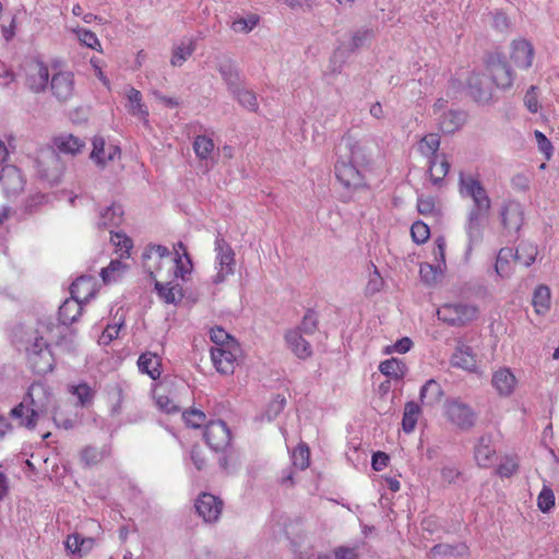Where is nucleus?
Masks as SVG:
<instances>
[{
	"instance_id": "1",
	"label": "nucleus",
	"mask_w": 559,
	"mask_h": 559,
	"mask_svg": "<svg viewBox=\"0 0 559 559\" xmlns=\"http://www.w3.org/2000/svg\"><path fill=\"white\" fill-rule=\"evenodd\" d=\"M340 157L335 164V175L341 185L348 190H357L366 186L361 167L367 163L366 155L358 144L347 141L341 144Z\"/></svg>"
},
{
	"instance_id": "2",
	"label": "nucleus",
	"mask_w": 559,
	"mask_h": 559,
	"mask_svg": "<svg viewBox=\"0 0 559 559\" xmlns=\"http://www.w3.org/2000/svg\"><path fill=\"white\" fill-rule=\"evenodd\" d=\"M53 396L48 386L41 382H34L27 392V397L13 407L10 415L20 420V425L34 428L39 413L48 412L52 406Z\"/></svg>"
},
{
	"instance_id": "3",
	"label": "nucleus",
	"mask_w": 559,
	"mask_h": 559,
	"mask_svg": "<svg viewBox=\"0 0 559 559\" xmlns=\"http://www.w3.org/2000/svg\"><path fill=\"white\" fill-rule=\"evenodd\" d=\"M457 189L463 200H471L467 213L490 214L491 199L476 175L460 173Z\"/></svg>"
},
{
	"instance_id": "4",
	"label": "nucleus",
	"mask_w": 559,
	"mask_h": 559,
	"mask_svg": "<svg viewBox=\"0 0 559 559\" xmlns=\"http://www.w3.org/2000/svg\"><path fill=\"white\" fill-rule=\"evenodd\" d=\"M142 259L144 269L154 281L158 278L168 280L171 277L170 272L174 261L167 247L150 245L145 248Z\"/></svg>"
},
{
	"instance_id": "5",
	"label": "nucleus",
	"mask_w": 559,
	"mask_h": 559,
	"mask_svg": "<svg viewBox=\"0 0 559 559\" xmlns=\"http://www.w3.org/2000/svg\"><path fill=\"white\" fill-rule=\"evenodd\" d=\"M214 269L212 283L215 285L224 283L227 277L234 274L236 265V254L231 246L219 234L214 241Z\"/></svg>"
},
{
	"instance_id": "6",
	"label": "nucleus",
	"mask_w": 559,
	"mask_h": 559,
	"mask_svg": "<svg viewBox=\"0 0 559 559\" xmlns=\"http://www.w3.org/2000/svg\"><path fill=\"white\" fill-rule=\"evenodd\" d=\"M49 87L52 96L58 102L66 103L74 96V73L67 69L60 60H53L51 62Z\"/></svg>"
},
{
	"instance_id": "7",
	"label": "nucleus",
	"mask_w": 559,
	"mask_h": 559,
	"mask_svg": "<svg viewBox=\"0 0 559 559\" xmlns=\"http://www.w3.org/2000/svg\"><path fill=\"white\" fill-rule=\"evenodd\" d=\"M437 316L449 325L462 326L477 318L478 309L465 302L445 304L438 309Z\"/></svg>"
},
{
	"instance_id": "8",
	"label": "nucleus",
	"mask_w": 559,
	"mask_h": 559,
	"mask_svg": "<svg viewBox=\"0 0 559 559\" xmlns=\"http://www.w3.org/2000/svg\"><path fill=\"white\" fill-rule=\"evenodd\" d=\"M27 361L34 372L46 374L53 369L55 359L47 341L43 336H36L27 347Z\"/></svg>"
},
{
	"instance_id": "9",
	"label": "nucleus",
	"mask_w": 559,
	"mask_h": 559,
	"mask_svg": "<svg viewBox=\"0 0 559 559\" xmlns=\"http://www.w3.org/2000/svg\"><path fill=\"white\" fill-rule=\"evenodd\" d=\"M38 176L50 185L58 183L64 171V163L52 148L41 150L36 158Z\"/></svg>"
},
{
	"instance_id": "10",
	"label": "nucleus",
	"mask_w": 559,
	"mask_h": 559,
	"mask_svg": "<svg viewBox=\"0 0 559 559\" xmlns=\"http://www.w3.org/2000/svg\"><path fill=\"white\" fill-rule=\"evenodd\" d=\"M241 353V347L238 342H227L226 344H222L221 347L211 348V359L217 372L231 374L235 371Z\"/></svg>"
},
{
	"instance_id": "11",
	"label": "nucleus",
	"mask_w": 559,
	"mask_h": 559,
	"mask_svg": "<svg viewBox=\"0 0 559 559\" xmlns=\"http://www.w3.org/2000/svg\"><path fill=\"white\" fill-rule=\"evenodd\" d=\"M433 255L435 263H424L419 270L421 280L428 285L437 283L445 269V240L443 237L436 239Z\"/></svg>"
},
{
	"instance_id": "12",
	"label": "nucleus",
	"mask_w": 559,
	"mask_h": 559,
	"mask_svg": "<svg viewBox=\"0 0 559 559\" xmlns=\"http://www.w3.org/2000/svg\"><path fill=\"white\" fill-rule=\"evenodd\" d=\"M51 78V66L41 60H33L26 67L25 85L33 93L45 92Z\"/></svg>"
},
{
	"instance_id": "13",
	"label": "nucleus",
	"mask_w": 559,
	"mask_h": 559,
	"mask_svg": "<svg viewBox=\"0 0 559 559\" xmlns=\"http://www.w3.org/2000/svg\"><path fill=\"white\" fill-rule=\"evenodd\" d=\"M488 217L489 214L466 213L464 223V230L467 238L466 257L483 241Z\"/></svg>"
},
{
	"instance_id": "14",
	"label": "nucleus",
	"mask_w": 559,
	"mask_h": 559,
	"mask_svg": "<svg viewBox=\"0 0 559 559\" xmlns=\"http://www.w3.org/2000/svg\"><path fill=\"white\" fill-rule=\"evenodd\" d=\"M92 145L93 148L90 157L98 167L104 168L110 162L120 158V147L114 143L106 142L100 135L93 138Z\"/></svg>"
},
{
	"instance_id": "15",
	"label": "nucleus",
	"mask_w": 559,
	"mask_h": 559,
	"mask_svg": "<svg viewBox=\"0 0 559 559\" xmlns=\"http://www.w3.org/2000/svg\"><path fill=\"white\" fill-rule=\"evenodd\" d=\"M445 414L449 420L462 430H468L475 425V413L465 403L453 400L448 402Z\"/></svg>"
},
{
	"instance_id": "16",
	"label": "nucleus",
	"mask_w": 559,
	"mask_h": 559,
	"mask_svg": "<svg viewBox=\"0 0 559 559\" xmlns=\"http://www.w3.org/2000/svg\"><path fill=\"white\" fill-rule=\"evenodd\" d=\"M204 438L213 451H224L230 443V430L223 420H214L205 426Z\"/></svg>"
},
{
	"instance_id": "17",
	"label": "nucleus",
	"mask_w": 559,
	"mask_h": 559,
	"mask_svg": "<svg viewBox=\"0 0 559 559\" xmlns=\"http://www.w3.org/2000/svg\"><path fill=\"white\" fill-rule=\"evenodd\" d=\"M491 82L499 88L512 85L513 75L509 64L500 57H490L486 68Z\"/></svg>"
},
{
	"instance_id": "18",
	"label": "nucleus",
	"mask_w": 559,
	"mask_h": 559,
	"mask_svg": "<svg viewBox=\"0 0 559 559\" xmlns=\"http://www.w3.org/2000/svg\"><path fill=\"white\" fill-rule=\"evenodd\" d=\"M24 178L14 165H4L0 170V186L7 198L17 195L24 188Z\"/></svg>"
},
{
	"instance_id": "19",
	"label": "nucleus",
	"mask_w": 559,
	"mask_h": 559,
	"mask_svg": "<svg viewBox=\"0 0 559 559\" xmlns=\"http://www.w3.org/2000/svg\"><path fill=\"white\" fill-rule=\"evenodd\" d=\"M195 509L204 522L215 523L222 514L223 502L218 497L204 492L197 499Z\"/></svg>"
},
{
	"instance_id": "20",
	"label": "nucleus",
	"mask_w": 559,
	"mask_h": 559,
	"mask_svg": "<svg viewBox=\"0 0 559 559\" xmlns=\"http://www.w3.org/2000/svg\"><path fill=\"white\" fill-rule=\"evenodd\" d=\"M535 50L531 41L524 38L511 43L510 59L519 69H530L533 64Z\"/></svg>"
},
{
	"instance_id": "21",
	"label": "nucleus",
	"mask_w": 559,
	"mask_h": 559,
	"mask_svg": "<svg viewBox=\"0 0 559 559\" xmlns=\"http://www.w3.org/2000/svg\"><path fill=\"white\" fill-rule=\"evenodd\" d=\"M522 205L515 201L506 202L500 211L501 224L508 233H516L523 224Z\"/></svg>"
},
{
	"instance_id": "22",
	"label": "nucleus",
	"mask_w": 559,
	"mask_h": 559,
	"mask_svg": "<svg viewBox=\"0 0 559 559\" xmlns=\"http://www.w3.org/2000/svg\"><path fill=\"white\" fill-rule=\"evenodd\" d=\"M474 460L477 466L488 468L496 460V449L492 437L488 433L480 436L474 445Z\"/></svg>"
},
{
	"instance_id": "23",
	"label": "nucleus",
	"mask_w": 559,
	"mask_h": 559,
	"mask_svg": "<svg viewBox=\"0 0 559 559\" xmlns=\"http://www.w3.org/2000/svg\"><path fill=\"white\" fill-rule=\"evenodd\" d=\"M491 384L500 396H510L518 384L516 377L511 369L501 367L492 373Z\"/></svg>"
},
{
	"instance_id": "24",
	"label": "nucleus",
	"mask_w": 559,
	"mask_h": 559,
	"mask_svg": "<svg viewBox=\"0 0 559 559\" xmlns=\"http://www.w3.org/2000/svg\"><path fill=\"white\" fill-rule=\"evenodd\" d=\"M451 365L468 372H476L477 360L472 347L466 344L457 345L451 356Z\"/></svg>"
},
{
	"instance_id": "25",
	"label": "nucleus",
	"mask_w": 559,
	"mask_h": 559,
	"mask_svg": "<svg viewBox=\"0 0 559 559\" xmlns=\"http://www.w3.org/2000/svg\"><path fill=\"white\" fill-rule=\"evenodd\" d=\"M128 112L143 122L145 127L150 126L148 109L142 102V94L134 87H129L126 92Z\"/></svg>"
},
{
	"instance_id": "26",
	"label": "nucleus",
	"mask_w": 559,
	"mask_h": 559,
	"mask_svg": "<svg viewBox=\"0 0 559 559\" xmlns=\"http://www.w3.org/2000/svg\"><path fill=\"white\" fill-rule=\"evenodd\" d=\"M71 297L84 304L94 297L96 293V282L93 276H81L71 285Z\"/></svg>"
},
{
	"instance_id": "27",
	"label": "nucleus",
	"mask_w": 559,
	"mask_h": 559,
	"mask_svg": "<svg viewBox=\"0 0 559 559\" xmlns=\"http://www.w3.org/2000/svg\"><path fill=\"white\" fill-rule=\"evenodd\" d=\"M175 281V278L155 281L158 296L167 304H177L182 298V288Z\"/></svg>"
},
{
	"instance_id": "28",
	"label": "nucleus",
	"mask_w": 559,
	"mask_h": 559,
	"mask_svg": "<svg viewBox=\"0 0 559 559\" xmlns=\"http://www.w3.org/2000/svg\"><path fill=\"white\" fill-rule=\"evenodd\" d=\"M286 343L292 352L299 358L305 359L311 356L312 349L310 343L305 338L299 330H290L285 335Z\"/></svg>"
},
{
	"instance_id": "29",
	"label": "nucleus",
	"mask_w": 559,
	"mask_h": 559,
	"mask_svg": "<svg viewBox=\"0 0 559 559\" xmlns=\"http://www.w3.org/2000/svg\"><path fill=\"white\" fill-rule=\"evenodd\" d=\"M123 211L121 205L111 204L107 206L99 213V217L97 221V227L99 229H108L114 230L115 227H118L122 222Z\"/></svg>"
},
{
	"instance_id": "30",
	"label": "nucleus",
	"mask_w": 559,
	"mask_h": 559,
	"mask_svg": "<svg viewBox=\"0 0 559 559\" xmlns=\"http://www.w3.org/2000/svg\"><path fill=\"white\" fill-rule=\"evenodd\" d=\"M217 70L227 85L229 92H237V86L241 84L239 71L236 63L228 58L219 61Z\"/></svg>"
},
{
	"instance_id": "31",
	"label": "nucleus",
	"mask_w": 559,
	"mask_h": 559,
	"mask_svg": "<svg viewBox=\"0 0 559 559\" xmlns=\"http://www.w3.org/2000/svg\"><path fill=\"white\" fill-rule=\"evenodd\" d=\"M431 556L433 559H468V548L465 544L436 545L431 549Z\"/></svg>"
},
{
	"instance_id": "32",
	"label": "nucleus",
	"mask_w": 559,
	"mask_h": 559,
	"mask_svg": "<svg viewBox=\"0 0 559 559\" xmlns=\"http://www.w3.org/2000/svg\"><path fill=\"white\" fill-rule=\"evenodd\" d=\"M82 306L83 304L70 297L59 307V321L63 330L78 320L82 312Z\"/></svg>"
},
{
	"instance_id": "33",
	"label": "nucleus",
	"mask_w": 559,
	"mask_h": 559,
	"mask_svg": "<svg viewBox=\"0 0 559 559\" xmlns=\"http://www.w3.org/2000/svg\"><path fill=\"white\" fill-rule=\"evenodd\" d=\"M138 368L141 373L156 380L160 377L159 357L151 352L143 353L138 359Z\"/></svg>"
},
{
	"instance_id": "34",
	"label": "nucleus",
	"mask_w": 559,
	"mask_h": 559,
	"mask_svg": "<svg viewBox=\"0 0 559 559\" xmlns=\"http://www.w3.org/2000/svg\"><path fill=\"white\" fill-rule=\"evenodd\" d=\"M195 45L192 38H185L173 47L170 63L181 67L194 52Z\"/></svg>"
},
{
	"instance_id": "35",
	"label": "nucleus",
	"mask_w": 559,
	"mask_h": 559,
	"mask_svg": "<svg viewBox=\"0 0 559 559\" xmlns=\"http://www.w3.org/2000/svg\"><path fill=\"white\" fill-rule=\"evenodd\" d=\"M466 115L460 110H449L442 114L439 119V127L443 133H454L465 122Z\"/></svg>"
},
{
	"instance_id": "36",
	"label": "nucleus",
	"mask_w": 559,
	"mask_h": 559,
	"mask_svg": "<svg viewBox=\"0 0 559 559\" xmlns=\"http://www.w3.org/2000/svg\"><path fill=\"white\" fill-rule=\"evenodd\" d=\"M64 545L71 554L85 555L93 549L95 540L92 537H83L79 533H73L68 536Z\"/></svg>"
},
{
	"instance_id": "37",
	"label": "nucleus",
	"mask_w": 559,
	"mask_h": 559,
	"mask_svg": "<svg viewBox=\"0 0 559 559\" xmlns=\"http://www.w3.org/2000/svg\"><path fill=\"white\" fill-rule=\"evenodd\" d=\"M450 170V164L444 155H435L429 159V174L435 186L441 185Z\"/></svg>"
},
{
	"instance_id": "38",
	"label": "nucleus",
	"mask_w": 559,
	"mask_h": 559,
	"mask_svg": "<svg viewBox=\"0 0 559 559\" xmlns=\"http://www.w3.org/2000/svg\"><path fill=\"white\" fill-rule=\"evenodd\" d=\"M443 395L442 388L435 379L428 380L420 389L419 399L424 405L433 406Z\"/></svg>"
},
{
	"instance_id": "39",
	"label": "nucleus",
	"mask_w": 559,
	"mask_h": 559,
	"mask_svg": "<svg viewBox=\"0 0 559 559\" xmlns=\"http://www.w3.org/2000/svg\"><path fill=\"white\" fill-rule=\"evenodd\" d=\"M174 264H171L170 278H181L182 281L187 280V276L192 272L193 265L192 260L189 253H185L182 258L177 250V257H173Z\"/></svg>"
},
{
	"instance_id": "40",
	"label": "nucleus",
	"mask_w": 559,
	"mask_h": 559,
	"mask_svg": "<svg viewBox=\"0 0 559 559\" xmlns=\"http://www.w3.org/2000/svg\"><path fill=\"white\" fill-rule=\"evenodd\" d=\"M550 289L546 285H539L533 294V307L538 314H544L550 309Z\"/></svg>"
},
{
	"instance_id": "41",
	"label": "nucleus",
	"mask_w": 559,
	"mask_h": 559,
	"mask_svg": "<svg viewBox=\"0 0 559 559\" xmlns=\"http://www.w3.org/2000/svg\"><path fill=\"white\" fill-rule=\"evenodd\" d=\"M55 144L59 151L67 154H76L85 145L84 141L72 134H63L55 140Z\"/></svg>"
},
{
	"instance_id": "42",
	"label": "nucleus",
	"mask_w": 559,
	"mask_h": 559,
	"mask_svg": "<svg viewBox=\"0 0 559 559\" xmlns=\"http://www.w3.org/2000/svg\"><path fill=\"white\" fill-rule=\"evenodd\" d=\"M419 415L420 406L416 402L411 401L405 404L402 428L406 433L415 430Z\"/></svg>"
},
{
	"instance_id": "43",
	"label": "nucleus",
	"mask_w": 559,
	"mask_h": 559,
	"mask_svg": "<svg viewBox=\"0 0 559 559\" xmlns=\"http://www.w3.org/2000/svg\"><path fill=\"white\" fill-rule=\"evenodd\" d=\"M379 370L381 373L390 378L402 379L406 374L407 368L402 360L391 358L382 361L379 366Z\"/></svg>"
},
{
	"instance_id": "44",
	"label": "nucleus",
	"mask_w": 559,
	"mask_h": 559,
	"mask_svg": "<svg viewBox=\"0 0 559 559\" xmlns=\"http://www.w3.org/2000/svg\"><path fill=\"white\" fill-rule=\"evenodd\" d=\"M471 93L477 102H487L491 97V91L487 83L478 74H473L468 79Z\"/></svg>"
},
{
	"instance_id": "45",
	"label": "nucleus",
	"mask_w": 559,
	"mask_h": 559,
	"mask_svg": "<svg viewBox=\"0 0 559 559\" xmlns=\"http://www.w3.org/2000/svg\"><path fill=\"white\" fill-rule=\"evenodd\" d=\"M373 37L374 33L372 28L360 27L352 33L348 49L350 51H355L359 48H362L369 44Z\"/></svg>"
},
{
	"instance_id": "46",
	"label": "nucleus",
	"mask_w": 559,
	"mask_h": 559,
	"mask_svg": "<svg viewBox=\"0 0 559 559\" xmlns=\"http://www.w3.org/2000/svg\"><path fill=\"white\" fill-rule=\"evenodd\" d=\"M259 21V15L250 13L247 16H238L234 19L230 24V28L238 34H248L258 25Z\"/></svg>"
},
{
	"instance_id": "47",
	"label": "nucleus",
	"mask_w": 559,
	"mask_h": 559,
	"mask_svg": "<svg viewBox=\"0 0 559 559\" xmlns=\"http://www.w3.org/2000/svg\"><path fill=\"white\" fill-rule=\"evenodd\" d=\"M128 265L121 260H112L107 267L102 269L100 276L104 283L116 282L127 271Z\"/></svg>"
},
{
	"instance_id": "48",
	"label": "nucleus",
	"mask_w": 559,
	"mask_h": 559,
	"mask_svg": "<svg viewBox=\"0 0 559 559\" xmlns=\"http://www.w3.org/2000/svg\"><path fill=\"white\" fill-rule=\"evenodd\" d=\"M538 254L537 247L531 242H522L519 245L515 259L525 266H530L536 260Z\"/></svg>"
},
{
	"instance_id": "49",
	"label": "nucleus",
	"mask_w": 559,
	"mask_h": 559,
	"mask_svg": "<svg viewBox=\"0 0 559 559\" xmlns=\"http://www.w3.org/2000/svg\"><path fill=\"white\" fill-rule=\"evenodd\" d=\"M234 97L237 98L238 103L250 111H255L258 109V100L257 96L252 91L246 90L245 87L237 86V92H230Z\"/></svg>"
},
{
	"instance_id": "50",
	"label": "nucleus",
	"mask_w": 559,
	"mask_h": 559,
	"mask_svg": "<svg viewBox=\"0 0 559 559\" xmlns=\"http://www.w3.org/2000/svg\"><path fill=\"white\" fill-rule=\"evenodd\" d=\"M108 455L109 449L107 447H103L100 449H96L94 447H86L81 453V459L85 463V465L92 466L99 463Z\"/></svg>"
},
{
	"instance_id": "51",
	"label": "nucleus",
	"mask_w": 559,
	"mask_h": 559,
	"mask_svg": "<svg viewBox=\"0 0 559 559\" xmlns=\"http://www.w3.org/2000/svg\"><path fill=\"white\" fill-rule=\"evenodd\" d=\"M73 33L76 35V38L82 45L91 49H94L98 52H103L102 45L95 33L83 27L74 28Z\"/></svg>"
},
{
	"instance_id": "52",
	"label": "nucleus",
	"mask_w": 559,
	"mask_h": 559,
	"mask_svg": "<svg viewBox=\"0 0 559 559\" xmlns=\"http://www.w3.org/2000/svg\"><path fill=\"white\" fill-rule=\"evenodd\" d=\"M439 146H440L439 135L436 133H429V134L425 135L418 143V151L423 155L431 158L435 155H437L436 153H437Z\"/></svg>"
},
{
	"instance_id": "53",
	"label": "nucleus",
	"mask_w": 559,
	"mask_h": 559,
	"mask_svg": "<svg viewBox=\"0 0 559 559\" xmlns=\"http://www.w3.org/2000/svg\"><path fill=\"white\" fill-rule=\"evenodd\" d=\"M193 150L199 158L206 159L214 150V142L211 138L198 135L193 142Z\"/></svg>"
},
{
	"instance_id": "54",
	"label": "nucleus",
	"mask_w": 559,
	"mask_h": 559,
	"mask_svg": "<svg viewBox=\"0 0 559 559\" xmlns=\"http://www.w3.org/2000/svg\"><path fill=\"white\" fill-rule=\"evenodd\" d=\"M513 255L510 248H502L498 252L495 270L500 277H506L510 273V258Z\"/></svg>"
},
{
	"instance_id": "55",
	"label": "nucleus",
	"mask_w": 559,
	"mask_h": 559,
	"mask_svg": "<svg viewBox=\"0 0 559 559\" xmlns=\"http://www.w3.org/2000/svg\"><path fill=\"white\" fill-rule=\"evenodd\" d=\"M70 392L78 399L81 406H86L94 399V390L86 383L71 385Z\"/></svg>"
},
{
	"instance_id": "56",
	"label": "nucleus",
	"mask_w": 559,
	"mask_h": 559,
	"mask_svg": "<svg viewBox=\"0 0 559 559\" xmlns=\"http://www.w3.org/2000/svg\"><path fill=\"white\" fill-rule=\"evenodd\" d=\"M537 507L543 513L549 512L555 507V493L552 489L544 485L538 497Z\"/></svg>"
},
{
	"instance_id": "57",
	"label": "nucleus",
	"mask_w": 559,
	"mask_h": 559,
	"mask_svg": "<svg viewBox=\"0 0 559 559\" xmlns=\"http://www.w3.org/2000/svg\"><path fill=\"white\" fill-rule=\"evenodd\" d=\"M110 240L112 245L120 250V258L129 257L130 250L132 248V240L121 233H115L114 230H110Z\"/></svg>"
},
{
	"instance_id": "58",
	"label": "nucleus",
	"mask_w": 559,
	"mask_h": 559,
	"mask_svg": "<svg viewBox=\"0 0 559 559\" xmlns=\"http://www.w3.org/2000/svg\"><path fill=\"white\" fill-rule=\"evenodd\" d=\"M294 466L299 469H305L309 465V449L305 444H300L296 448L292 454Z\"/></svg>"
},
{
	"instance_id": "59",
	"label": "nucleus",
	"mask_w": 559,
	"mask_h": 559,
	"mask_svg": "<svg viewBox=\"0 0 559 559\" xmlns=\"http://www.w3.org/2000/svg\"><path fill=\"white\" fill-rule=\"evenodd\" d=\"M154 397L157 407L164 413L174 414L180 411L179 406L168 395L156 392Z\"/></svg>"
},
{
	"instance_id": "60",
	"label": "nucleus",
	"mask_w": 559,
	"mask_h": 559,
	"mask_svg": "<svg viewBox=\"0 0 559 559\" xmlns=\"http://www.w3.org/2000/svg\"><path fill=\"white\" fill-rule=\"evenodd\" d=\"M411 234L415 242L424 243L428 240L430 236V229L427 224L418 221L412 225Z\"/></svg>"
},
{
	"instance_id": "61",
	"label": "nucleus",
	"mask_w": 559,
	"mask_h": 559,
	"mask_svg": "<svg viewBox=\"0 0 559 559\" xmlns=\"http://www.w3.org/2000/svg\"><path fill=\"white\" fill-rule=\"evenodd\" d=\"M519 464L516 459L512 456H506L498 465L496 473L500 477H510L518 471Z\"/></svg>"
},
{
	"instance_id": "62",
	"label": "nucleus",
	"mask_w": 559,
	"mask_h": 559,
	"mask_svg": "<svg viewBox=\"0 0 559 559\" xmlns=\"http://www.w3.org/2000/svg\"><path fill=\"white\" fill-rule=\"evenodd\" d=\"M417 209L421 215H433L436 213V199L430 195H420L417 199Z\"/></svg>"
},
{
	"instance_id": "63",
	"label": "nucleus",
	"mask_w": 559,
	"mask_h": 559,
	"mask_svg": "<svg viewBox=\"0 0 559 559\" xmlns=\"http://www.w3.org/2000/svg\"><path fill=\"white\" fill-rule=\"evenodd\" d=\"M524 105L530 112H532V114L538 112V110L540 108V104H539L536 86H531L527 90V92L525 93Z\"/></svg>"
},
{
	"instance_id": "64",
	"label": "nucleus",
	"mask_w": 559,
	"mask_h": 559,
	"mask_svg": "<svg viewBox=\"0 0 559 559\" xmlns=\"http://www.w3.org/2000/svg\"><path fill=\"white\" fill-rule=\"evenodd\" d=\"M336 559H358L359 547L355 546H338L334 548Z\"/></svg>"
}]
</instances>
